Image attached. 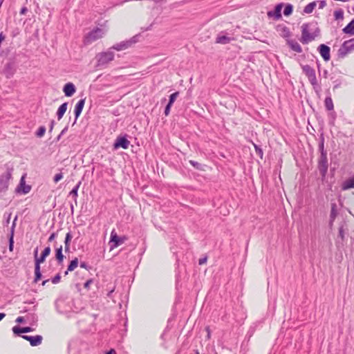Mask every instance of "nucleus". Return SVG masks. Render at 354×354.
Listing matches in <instances>:
<instances>
[{
    "mask_svg": "<svg viewBox=\"0 0 354 354\" xmlns=\"http://www.w3.org/2000/svg\"><path fill=\"white\" fill-rule=\"evenodd\" d=\"M319 34V29L316 24H304L301 26V37L300 41L303 44H307L312 41Z\"/></svg>",
    "mask_w": 354,
    "mask_h": 354,
    "instance_id": "f257e3e1",
    "label": "nucleus"
},
{
    "mask_svg": "<svg viewBox=\"0 0 354 354\" xmlns=\"http://www.w3.org/2000/svg\"><path fill=\"white\" fill-rule=\"evenodd\" d=\"M319 149L320 151V156L318 160V169L322 177L324 178L326 177L328 169L327 153L324 150V142H322L319 144Z\"/></svg>",
    "mask_w": 354,
    "mask_h": 354,
    "instance_id": "f03ea898",
    "label": "nucleus"
},
{
    "mask_svg": "<svg viewBox=\"0 0 354 354\" xmlns=\"http://www.w3.org/2000/svg\"><path fill=\"white\" fill-rule=\"evenodd\" d=\"M301 68L303 73L308 77L309 82L313 86V89L316 92H319L321 90V86L317 81L315 69L308 64L302 65Z\"/></svg>",
    "mask_w": 354,
    "mask_h": 354,
    "instance_id": "7ed1b4c3",
    "label": "nucleus"
},
{
    "mask_svg": "<svg viewBox=\"0 0 354 354\" xmlns=\"http://www.w3.org/2000/svg\"><path fill=\"white\" fill-rule=\"evenodd\" d=\"M12 171V168L8 167L6 173L0 176V192H5L8 189Z\"/></svg>",
    "mask_w": 354,
    "mask_h": 354,
    "instance_id": "20e7f679",
    "label": "nucleus"
},
{
    "mask_svg": "<svg viewBox=\"0 0 354 354\" xmlns=\"http://www.w3.org/2000/svg\"><path fill=\"white\" fill-rule=\"evenodd\" d=\"M114 59V53L111 50L99 53L97 55V65L99 66H106Z\"/></svg>",
    "mask_w": 354,
    "mask_h": 354,
    "instance_id": "39448f33",
    "label": "nucleus"
},
{
    "mask_svg": "<svg viewBox=\"0 0 354 354\" xmlns=\"http://www.w3.org/2000/svg\"><path fill=\"white\" fill-rule=\"evenodd\" d=\"M354 50V38L345 41L338 50V55L345 57L348 53Z\"/></svg>",
    "mask_w": 354,
    "mask_h": 354,
    "instance_id": "423d86ee",
    "label": "nucleus"
},
{
    "mask_svg": "<svg viewBox=\"0 0 354 354\" xmlns=\"http://www.w3.org/2000/svg\"><path fill=\"white\" fill-rule=\"evenodd\" d=\"M126 240V238L124 236L120 237L118 236L115 230H112L110 235V241H109V245H110V250H113L117 247H118L120 245L122 244L124 241Z\"/></svg>",
    "mask_w": 354,
    "mask_h": 354,
    "instance_id": "0eeeda50",
    "label": "nucleus"
},
{
    "mask_svg": "<svg viewBox=\"0 0 354 354\" xmlns=\"http://www.w3.org/2000/svg\"><path fill=\"white\" fill-rule=\"evenodd\" d=\"M104 32L103 29L100 28H96L89 32L86 37V41L87 43H91L101 37H102Z\"/></svg>",
    "mask_w": 354,
    "mask_h": 354,
    "instance_id": "6e6552de",
    "label": "nucleus"
},
{
    "mask_svg": "<svg viewBox=\"0 0 354 354\" xmlns=\"http://www.w3.org/2000/svg\"><path fill=\"white\" fill-rule=\"evenodd\" d=\"M129 145H130V142L126 138V136H118V137H117L116 140H115V142L113 144V148H114V149H118L119 148H122L124 149H127L129 148Z\"/></svg>",
    "mask_w": 354,
    "mask_h": 354,
    "instance_id": "1a4fd4ad",
    "label": "nucleus"
},
{
    "mask_svg": "<svg viewBox=\"0 0 354 354\" xmlns=\"http://www.w3.org/2000/svg\"><path fill=\"white\" fill-rule=\"evenodd\" d=\"M31 189V187L26 184L25 175H24L21 179L19 185L16 189V192L19 194H26Z\"/></svg>",
    "mask_w": 354,
    "mask_h": 354,
    "instance_id": "9d476101",
    "label": "nucleus"
},
{
    "mask_svg": "<svg viewBox=\"0 0 354 354\" xmlns=\"http://www.w3.org/2000/svg\"><path fill=\"white\" fill-rule=\"evenodd\" d=\"M21 337L26 340L29 341L32 346H37L41 344L43 337L41 335L29 336L26 335H21Z\"/></svg>",
    "mask_w": 354,
    "mask_h": 354,
    "instance_id": "9b49d317",
    "label": "nucleus"
},
{
    "mask_svg": "<svg viewBox=\"0 0 354 354\" xmlns=\"http://www.w3.org/2000/svg\"><path fill=\"white\" fill-rule=\"evenodd\" d=\"M318 50H319L321 56L322 57V58L324 59V61L328 62V61L330 60V48L328 46H326L325 44H321L318 47Z\"/></svg>",
    "mask_w": 354,
    "mask_h": 354,
    "instance_id": "f8f14e48",
    "label": "nucleus"
},
{
    "mask_svg": "<svg viewBox=\"0 0 354 354\" xmlns=\"http://www.w3.org/2000/svg\"><path fill=\"white\" fill-rule=\"evenodd\" d=\"M84 104H85V98L80 100L77 102V103L75 104V109H74L75 121H74L73 125H74L76 123L77 118H79V116L80 115V114L83 110Z\"/></svg>",
    "mask_w": 354,
    "mask_h": 354,
    "instance_id": "ddd939ff",
    "label": "nucleus"
},
{
    "mask_svg": "<svg viewBox=\"0 0 354 354\" xmlns=\"http://www.w3.org/2000/svg\"><path fill=\"white\" fill-rule=\"evenodd\" d=\"M283 4L279 3L277 4L275 6V8L274 10H270L268 12V16L269 17H273L275 19H279L281 17V8H282Z\"/></svg>",
    "mask_w": 354,
    "mask_h": 354,
    "instance_id": "4468645a",
    "label": "nucleus"
},
{
    "mask_svg": "<svg viewBox=\"0 0 354 354\" xmlns=\"http://www.w3.org/2000/svg\"><path fill=\"white\" fill-rule=\"evenodd\" d=\"M75 86L71 82L66 83L63 88V91L66 97L72 96L75 93Z\"/></svg>",
    "mask_w": 354,
    "mask_h": 354,
    "instance_id": "2eb2a0df",
    "label": "nucleus"
},
{
    "mask_svg": "<svg viewBox=\"0 0 354 354\" xmlns=\"http://www.w3.org/2000/svg\"><path fill=\"white\" fill-rule=\"evenodd\" d=\"M15 71L16 69L14 64L8 63L3 68V74L7 78H10L15 74Z\"/></svg>",
    "mask_w": 354,
    "mask_h": 354,
    "instance_id": "dca6fc26",
    "label": "nucleus"
},
{
    "mask_svg": "<svg viewBox=\"0 0 354 354\" xmlns=\"http://www.w3.org/2000/svg\"><path fill=\"white\" fill-rule=\"evenodd\" d=\"M50 246L45 248V249L43 250L41 256L39 257H36L35 265L40 266V264L45 261L46 258L50 254Z\"/></svg>",
    "mask_w": 354,
    "mask_h": 354,
    "instance_id": "f3484780",
    "label": "nucleus"
},
{
    "mask_svg": "<svg viewBox=\"0 0 354 354\" xmlns=\"http://www.w3.org/2000/svg\"><path fill=\"white\" fill-rule=\"evenodd\" d=\"M12 331L15 335H20L21 333H30L33 331V329L31 327H19L18 326H15L12 328Z\"/></svg>",
    "mask_w": 354,
    "mask_h": 354,
    "instance_id": "a211bd4d",
    "label": "nucleus"
},
{
    "mask_svg": "<svg viewBox=\"0 0 354 354\" xmlns=\"http://www.w3.org/2000/svg\"><path fill=\"white\" fill-rule=\"evenodd\" d=\"M287 44L293 51L299 53L302 52V48L297 41L294 39H289L287 41Z\"/></svg>",
    "mask_w": 354,
    "mask_h": 354,
    "instance_id": "6ab92c4d",
    "label": "nucleus"
},
{
    "mask_svg": "<svg viewBox=\"0 0 354 354\" xmlns=\"http://www.w3.org/2000/svg\"><path fill=\"white\" fill-rule=\"evenodd\" d=\"M132 43L133 42L131 40L122 41L119 44H115L112 47V48H113L116 50H122L128 48L132 44Z\"/></svg>",
    "mask_w": 354,
    "mask_h": 354,
    "instance_id": "aec40b11",
    "label": "nucleus"
},
{
    "mask_svg": "<svg viewBox=\"0 0 354 354\" xmlns=\"http://www.w3.org/2000/svg\"><path fill=\"white\" fill-rule=\"evenodd\" d=\"M57 243L55 244V258L57 260L59 264H61L64 260V255L62 254V245L57 247Z\"/></svg>",
    "mask_w": 354,
    "mask_h": 354,
    "instance_id": "412c9836",
    "label": "nucleus"
},
{
    "mask_svg": "<svg viewBox=\"0 0 354 354\" xmlns=\"http://www.w3.org/2000/svg\"><path fill=\"white\" fill-rule=\"evenodd\" d=\"M337 214H338V212H337V205L335 203H332L330 214V225H333V223L334 222Z\"/></svg>",
    "mask_w": 354,
    "mask_h": 354,
    "instance_id": "4be33fe9",
    "label": "nucleus"
},
{
    "mask_svg": "<svg viewBox=\"0 0 354 354\" xmlns=\"http://www.w3.org/2000/svg\"><path fill=\"white\" fill-rule=\"evenodd\" d=\"M351 188H354V176L345 180L342 185V189L343 190H347Z\"/></svg>",
    "mask_w": 354,
    "mask_h": 354,
    "instance_id": "5701e85b",
    "label": "nucleus"
},
{
    "mask_svg": "<svg viewBox=\"0 0 354 354\" xmlns=\"http://www.w3.org/2000/svg\"><path fill=\"white\" fill-rule=\"evenodd\" d=\"M67 106H68V103L64 102L62 104H61L59 106V107L58 108V110L57 111V119L59 120L62 118L63 115L66 113V111L67 110Z\"/></svg>",
    "mask_w": 354,
    "mask_h": 354,
    "instance_id": "b1692460",
    "label": "nucleus"
},
{
    "mask_svg": "<svg viewBox=\"0 0 354 354\" xmlns=\"http://www.w3.org/2000/svg\"><path fill=\"white\" fill-rule=\"evenodd\" d=\"M342 30L345 34L354 35V19Z\"/></svg>",
    "mask_w": 354,
    "mask_h": 354,
    "instance_id": "393cba45",
    "label": "nucleus"
},
{
    "mask_svg": "<svg viewBox=\"0 0 354 354\" xmlns=\"http://www.w3.org/2000/svg\"><path fill=\"white\" fill-rule=\"evenodd\" d=\"M325 107L328 111H332L334 109L333 100L330 96H328L324 100Z\"/></svg>",
    "mask_w": 354,
    "mask_h": 354,
    "instance_id": "a878e982",
    "label": "nucleus"
},
{
    "mask_svg": "<svg viewBox=\"0 0 354 354\" xmlns=\"http://www.w3.org/2000/svg\"><path fill=\"white\" fill-rule=\"evenodd\" d=\"M317 5L316 1H313L308 4H307L304 9V12L306 14H310L313 12V10L315 9V6Z\"/></svg>",
    "mask_w": 354,
    "mask_h": 354,
    "instance_id": "bb28decb",
    "label": "nucleus"
},
{
    "mask_svg": "<svg viewBox=\"0 0 354 354\" xmlns=\"http://www.w3.org/2000/svg\"><path fill=\"white\" fill-rule=\"evenodd\" d=\"M81 185V181H80L70 192L69 194L70 196H72V197L74 198L75 201H76L77 197L78 196V189L80 188V186Z\"/></svg>",
    "mask_w": 354,
    "mask_h": 354,
    "instance_id": "cd10ccee",
    "label": "nucleus"
},
{
    "mask_svg": "<svg viewBox=\"0 0 354 354\" xmlns=\"http://www.w3.org/2000/svg\"><path fill=\"white\" fill-rule=\"evenodd\" d=\"M41 278V273L40 271V266L35 265V282H37Z\"/></svg>",
    "mask_w": 354,
    "mask_h": 354,
    "instance_id": "c85d7f7f",
    "label": "nucleus"
},
{
    "mask_svg": "<svg viewBox=\"0 0 354 354\" xmlns=\"http://www.w3.org/2000/svg\"><path fill=\"white\" fill-rule=\"evenodd\" d=\"M333 15L335 20L344 19V10L342 9H338L335 10Z\"/></svg>",
    "mask_w": 354,
    "mask_h": 354,
    "instance_id": "c756f323",
    "label": "nucleus"
},
{
    "mask_svg": "<svg viewBox=\"0 0 354 354\" xmlns=\"http://www.w3.org/2000/svg\"><path fill=\"white\" fill-rule=\"evenodd\" d=\"M72 239V235L71 232H68L65 237L64 244H65V251H68L70 248V242Z\"/></svg>",
    "mask_w": 354,
    "mask_h": 354,
    "instance_id": "7c9ffc66",
    "label": "nucleus"
},
{
    "mask_svg": "<svg viewBox=\"0 0 354 354\" xmlns=\"http://www.w3.org/2000/svg\"><path fill=\"white\" fill-rule=\"evenodd\" d=\"M317 66L319 75H322L324 78L326 79L328 75V71L326 69H324L323 71L321 70V64L318 60L317 61Z\"/></svg>",
    "mask_w": 354,
    "mask_h": 354,
    "instance_id": "2f4dec72",
    "label": "nucleus"
},
{
    "mask_svg": "<svg viewBox=\"0 0 354 354\" xmlns=\"http://www.w3.org/2000/svg\"><path fill=\"white\" fill-rule=\"evenodd\" d=\"M230 41V38L225 35L218 36L216 38V42L219 44H225L229 43Z\"/></svg>",
    "mask_w": 354,
    "mask_h": 354,
    "instance_id": "473e14b6",
    "label": "nucleus"
},
{
    "mask_svg": "<svg viewBox=\"0 0 354 354\" xmlns=\"http://www.w3.org/2000/svg\"><path fill=\"white\" fill-rule=\"evenodd\" d=\"M78 266V259L77 258H75L73 260H72L70 263V264L68 266V271H73Z\"/></svg>",
    "mask_w": 354,
    "mask_h": 354,
    "instance_id": "72a5a7b5",
    "label": "nucleus"
},
{
    "mask_svg": "<svg viewBox=\"0 0 354 354\" xmlns=\"http://www.w3.org/2000/svg\"><path fill=\"white\" fill-rule=\"evenodd\" d=\"M292 6L291 4H288L285 6V8L283 10V15L285 16H288L292 12Z\"/></svg>",
    "mask_w": 354,
    "mask_h": 354,
    "instance_id": "f704fd0d",
    "label": "nucleus"
},
{
    "mask_svg": "<svg viewBox=\"0 0 354 354\" xmlns=\"http://www.w3.org/2000/svg\"><path fill=\"white\" fill-rule=\"evenodd\" d=\"M26 320L28 321L30 324H32L37 321V317L35 313L28 314L26 316Z\"/></svg>",
    "mask_w": 354,
    "mask_h": 354,
    "instance_id": "c9c22d12",
    "label": "nucleus"
},
{
    "mask_svg": "<svg viewBox=\"0 0 354 354\" xmlns=\"http://www.w3.org/2000/svg\"><path fill=\"white\" fill-rule=\"evenodd\" d=\"M45 132H46V127L44 126H41L38 129V130L36 133V135L37 137L41 138L44 135Z\"/></svg>",
    "mask_w": 354,
    "mask_h": 354,
    "instance_id": "e433bc0d",
    "label": "nucleus"
},
{
    "mask_svg": "<svg viewBox=\"0 0 354 354\" xmlns=\"http://www.w3.org/2000/svg\"><path fill=\"white\" fill-rule=\"evenodd\" d=\"M178 95H179V92H175V93H174L170 95L169 100V102L170 103V104H174V102H175L176 99L178 96Z\"/></svg>",
    "mask_w": 354,
    "mask_h": 354,
    "instance_id": "4c0bfd02",
    "label": "nucleus"
},
{
    "mask_svg": "<svg viewBox=\"0 0 354 354\" xmlns=\"http://www.w3.org/2000/svg\"><path fill=\"white\" fill-rule=\"evenodd\" d=\"M14 247V234H10L9 236V249L12 251Z\"/></svg>",
    "mask_w": 354,
    "mask_h": 354,
    "instance_id": "58836bf2",
    "label": "nucleus"
},
{
    "mask_svg": "<svg viewBox=\"0 0 354 354\" xmlns=\"http://www.w3.org/2000/svg\"><path fill=\"white\" fill-rule=\"evenodd\" d=\"M17 216H16L12 221V226L10 227V234H14L15 233V227H16V222H17Z\"/></svg>",
    "mask_w": 354,
    "mask_h": 354,
    "instance_id": "ea45409f",
    "label": "nucleus"
},
{
    "mask_svg": "<svg viewBox=\"0 0 354 354\" xmlns=\"http://www.w3.org/2000/svg\"><path fill=\"white\" fill-rule=\"evenodd\" d=\"M63 178L62 173H59L55 174V176L53 178V180L55 183H58L60 180H62Z\"/></svg>",
    "mask_w": 354,
    "mask_h": 354,
    "instance_id": "a19ab883",
    "label": "nucleus"
},
{
    "mask_svg": "<svg viewBox=\"0 0 354 354\" xmlns=\"http://www.w3.org/2000/svg\"><path fill=\"white\" fill-rule=\"evenodd\" d=\"M60 279H61L60 274H57L51 279V281L53 283L56 284L60 281Z\"/></svg>",
    "mask_w": 354,
    "mask_h": 354,
    "instance_id": "79ce46f5",
    "label": "nucleus"
},
{
    "mask_svg": "<svg viewBox=\"0 0 354 354\" xmlns=\"http://www.w3.org/2000/svg\"><path fill=\"white\" fill-rule=\"evenodd\" d=\"M93 279H88L87 280L84 284V288L87 289V290H89L90 288V286L93 283Z\"/></svg>",
    "mask_w": 354,
    "mask_h": 354,
    "instance_id": "37998d69",
    "label": "nucleus"
},
{
    "mask_svg": "<svg viewBox=\"0 0 354 354\" xmlns=\"http://www.w3.org/2000/svg\"><path fill=\"white\" fill-rule=\"evenodd\" d=\"M338 237H340L342 241L344 239V231L343 226H341L339 227Z\"/></svg>",
    "mask_w": 354,
    "mask_h": 354,
    "instance_id": "c03bdc74",
    "label": "nucleus"
},
{
    "mask_svg": "<svg viewBox=\"0 0 354 354\" xmlns=\"http://www.w3.org/2000/svg\"><path fill=\"white\" fill-rule=\"evenodd\" d=\"M333 84H334V86H333V89H336V88H338V87H339V86H340V85L342 84V81H341V80H339V79H338V80H334V81H333Z\"/></svg>",
    "mask_w": 354,
    "mask_h": 354,
    "instance_id": "a18cd8bd",
    "label": "nucleus"
},
{
    "mask_svg": "<svg viewBox=\"0 0 354 354\" xmlns=\"http://www.w3.org/2000/svg\"><path fill=\"white\" fill-rule=\"evenodd\" d=\"M11 215H12L11 213H8L7 215H6V214H4V217L6 218L5 225H8V224L10 223Z\"/></svg>",
    "mask_w": 354,
    "mask_h": 354,
    "instance_id": "49530a36",
    "label": "nucleus"
},
{
    "mask_svg": "<svg viewBox=\"0 0 354 354\" xmlns=\"http://www.w3.org/2000/svg\"><path fill=\"white\" fill-rule=\"evenodd\" d=\"M56 237H57V233L53 232L48 237V241L52 242L53 241H54Z\"/></svg>",
    "mask_w": 354,
    "mask_h": 354,
    "instance_id": "de8ad7c7",
    "label": "nucleus"
},
{
    "mask_svg": "<svg viewBox=\"0 0 354 354\" xmlns=\"http://www.w3.org/2000/svg\"><path fill=\"white\" fill-rule=\"evenodd\" d=\"M318 3H319V9H322L326 6V1H324V0L318 1Z\"/></svg>",
    "mask_w": 354,
    "mask_h": 354,
    "instance_id": "09e8293b",
    "label": "nucleus"
},
{
    "mask_svg": "<svg viewBox=\"0 0 354 354\" xmlns=\"http://www.w3.org/2000/svg\"><path fill=\"white\" fill-rule=\"evenodd\" d=\"M189 163L194 166V167L198 169L199 168V166H200V164L194 160H189Z\"/></svg>",
    "mask_w": 354,
    "mask_h": 354,
    "instance_id": "8fccbe9b",
    "label": "nucleus"
},
{
    "mask_svg": "<svg viewBox=\"0 0 354 354\" xmlns=\"http://www.w3.org/2000/svg\"><path fill=\"white\" fill-rule=\"evenodd\" d=\"M255 147V149H256V151L257 153L261 156L262 157L263 156V151L261 149H260L259 147H258L257 145L254 146Z\"/></svg>",
    "mask_w": 354,
    "mask_h": 354,
    "instance_id": "3c124183",
    "label": "nucleus"
},
{
    "mask_svg": "<svg viewBox=\"0 0 354 354\" xmlns=\"http://www.w3.org/2000/svg\"><path fill=\"white\" fill-rule=\"evenodd\" d=\"M15 322L17 323H24L25 322V318L24 317H18Z\"/></svg>",
    "mask_w": 354,
    "mask_h": 354,
    "instance_id": "603ef678",
    "label": "nucleus"
},
{
    "mask_svg": "<svg viewBox=\"0 0 354 354\" xmlns=\"http://www.w3.org/2000/svg\"><path fill=\"white\" fill-rule=\"evenodd\" d=\"M207 261V258L206 257H204V258H201L199 259L198 261V263L199 265H203Z\"/></svg>",
    "mask_w": 354,
    "mask_h": 354,
    "instance_id": "864d4df0",
    "label": "nucleus"
},
{
    "mask_svg": "<svg viewBox=\"0 0 354 354\" xmlns=\"http://www.w3.org/2000/svg\"><path fill=\"white\" fill-rule=\"evenodd\" d=\"M80 267L82 268H85L86 270H88V266L87 265V263L86 262H81L80 263Z\"/></svg>",
    "mask_w": 354,
    "mask_h": 354,
    "instance_id": "5fc2aeb1",
    "label": "nucleus"
},
{
    "mask_svg": "<svg viewBox=\"0 0 354 354\" xmlns=\"http://www.w3.org/2000/svg\"><path fill=\"white\" fill-rule=\"evenodd\" d=\"M205 330H206V332L207 333V337L209 338L210 337V328H209V327L207 326L205 328Z\"/></svg>",
    "mask_w": 354,
    "mask_h": 354,
    "instance_id": "6e6d98bb",
    "label": "nucleus"
},
{
    "mask_svg": "<svg viewBox=\"0 0 354 354\" xmlns=\"http://www.w3.org/2000/svg\"><path fill=\"white\" fill-rule=\"evenodd\" d=\"M54 124H55V121L54 120H52L50 122V131H51L53 129V127H54Z\"/></svg>",
    "mask_w": 354,
    "mask_h": 354,
    "instance_id": "4d7b16f0",
    "label": "nucleus"
},
{
    "mask_svg": "<svg viewBox=\"0 0 354 354\" xmlns=\"http://www.w3.org/2000/svg\"><path fill=\"white\" fill-rule=\"evenodd\" d=\"M106 354H116V351L114 349H111Z\"/></svg>",
    "mask_w": 354,
    "mask_h": 354,
    "instance_id": "13d9d810",
    "label": "nucleus"
},
{
    "mask_svg": "<svg viewBox=\"0 0 354 354\" xmlns=\"http://www.w3.org/2000/svg\"><path fill=\"white\" fill-rule=\"evenodd\" d=\"M26 12H27V8L26 7H24L21 8L20 13L25 14Z\"/></svg>",
    "mask_w": 354,
    "mask_h": 354,
    "instance_id": "bf43d9fd",
    "label": "nucleus"
},
{
    "mask_svg": "<svg viewBox=\"0 0 354 354\" xmlns=\"http://www.w3.org/2000/svg\"><path fill=\"white\" fill-rule=\"evenodd\" d=\"M6 317V314L3 313H0V321H1Z\"/></svg>",
    "mask_w": 354,
    "mask_h": 354,
    "instance_id": "052dcab7",
    "label": "nucleus"
},
{
    "mask_svg": "<svg viewBox=\"0 0 354 354\" xmlns=\"http://www.w3.org/2000/svg\"><path fill=\"white\" fill-rule=\"evenodd\" d=\"M37 253H38V248H35V251H34V257H35V260L36 259V257H37Z\"/></svg>",
    "mask_w": 354,
    "mask_h": 354,
    "instance_id": "680f3d73",
    "label": "nucleus"
},
{
    "mask_svg": "<svg viewBox=\"0 0 354 354\" xmlns=\"http://www.w3.org/2000/svg\"><path fill=\"white\" fill-rule=\"evenodd\" d=\"M169 112H170V110L169 109H165V111H164V113L165 115H168L169 114Z\"/></svg>",
    "mask_w": 354,
    "mask_h": 354,
    "instance_id": "e2e57ef3",
    "label": "nucleus"
},
{
    "mask_svg": "<svg viewBox=\"0 0 354 354\" xmlns=\"http://www.w3.org/2000/svg\"><path fill=\"white\" fill-rule=\"evenodd\" d=\"M113 291H114V288L111 289V290L107 293V296H108L109 297H111V294H112V292H113Z\"/></svg>",
    "mask_w": 354,
    "mask_h": 354,
    "instance_id": "0e129e2a",
    "label": "nucleus"
},
{
    "mask_svg": "<svg viewBox=\"0 0 354 354\" xmlns=\"http://www.w3.org/2000/svg\"><path fill=\"white\" fill-rule=\"evenodd\" d=\"M172 104H170L169 102H168V104H167V106H165L166 109H171V107Z\"/></svg>",
    "mask_w": 354,
    "mask_h": 354,
    "instance_id": "69168bd1",
    "label": "nucleus"
},
{
    "mask_svg": "<svg viewBox=\"0 0 354 354\" xmlns=\"http://www.w3.org/2000/svg\"><path fill=\"white\" fill-rule=\"evenodd\" d=\"M68 130V127H66L62 131H61V134H64L66 131Z\"/></svg>",
    "mask_w": 354,
    "mask_h": 354,
    "instance_id": "338daca9",
    "label": "nucleus"
},
{
    "mask_svg": "<svg viewBox=\"0 0 354 354\" xmlns=\"http://www.w3.org/2000/svg\"><path fill=\"white\" fill-rule=\"evenodd\" d=\"M49 281V279H46L42 281V286H45L48 282Z\"/></svg>",
    "mask_w": 354,
    "mask_h": 354,
    "instance_id": "774afa93",
    "label": "nucleus"
}]
</instances>
